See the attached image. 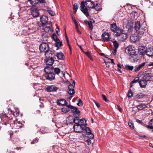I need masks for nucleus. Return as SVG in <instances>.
Instances as JSON below:
<instances>
[{"instance_id":"nucleus-47","label":"nucleus","mask_w":153,"mask_h":153,"mask_svg":"<svg viewBox=\"0 0 153 153\" xmlns=\"http://www.w3.org/2000/svg\"><path fill=\"white\" fill-rule=\"evenodd\" d=\"M66 38L67 42V44H68V46H69V47L70 49V51H71V47H70V45H69V40H68V38L67 37V35L66 34Z\"/></svg>"},{"instance_id":"nucleus-5","label":"nucleus","mask_w":153,"mask_h":153,"mask_svg":"<svg viewBox=\"0 0 153 153\" xmlns=\"http://www.w3.org/2000/svg\"><path fill=\"white\" fill-rule=\"evenodd\" d=\"M67 107L71 109L72 112L73 113L74 117L79 116L80 112L77 108L70 105H67Z\"/></svg>"},{"instance_id":"nucleus-51","label":"nucleus","mask_w":153,"mask_h":153,"mask_svg":"<svg viewBox=\"0 0 153 153\" xmlns=\"http://www.w3.org/2000/svg\"><path fill=\"white\" fill-rule=\"evenodd\" d=\"M35 26V25L34 24V23H32V24H30L29 25V26L30 27H32V29H34L35 27H36Z\"/></svg>"},{"instance_id":"nucleus-57","label":"nucleus","mask_w":153,"mask_h":153,"mask_svg":"<svg viewBox=\"0 0 153 153\" xmlns=\"http://www.w3.org/2000/svg\"><path fill=\"white\" fill-rule=\"evenodd\" d=\"M133 28V26H130L128 28V31L130 32Z\"/></svg>"},{"instance_id":"nucleus-18","label":"nucleus","mask_w":153,"mask_h":153,"mask_svg":"<svg viewBox=\"0 0 153 153\" xmlns=\"http://www.w3.org/2000/svg\"><path fill=\"white\" fill-rule=\"evenodd\" d=\"M146 64V62H143L137 66H135L134 71L135 72H137L142 69L145 66Z\"/></svg>"},{"instance_id":"nucleus-52","label":"nucleus","mask_w":153,"mask_h":153,"mask_svg":"<svg viewBox=\"0 0 153 153\" xmlns=\"http://www.w3.org/2000/svg\"><path fill=\"white\" fill-rule=\"evenodd\" d=\"M106 65L107 67L109 68L110 66V62H105Z\"/></svg>"},{"instance_id":"nucleus-19","label":"nucleus","mask_w":153,"mask_h":153,"mask_svg":"<svg viewBox=\"0 0 153 153\" xmlns=\"http://www.w3.org/2000/svg\"><path fill=\"white\" fill-rule=\"evenodd\" d=\"M53 67L51 66L49 67L47 66L44 68V71L45 72L46 74H48L51 72H53Z\"/></svg>"},{"instance_id":"nucleus-4","label":"nucleus","mask_w":153,"mask_h":153,"mask_svg":"<svg viewBox=\"0 0 153 153\" xmlns=\"http://www.w3.org/2000/svg\"><path fill=\"white\" fill-rule=\"evenodd\" d=\"M139 51H140V50H141L140 48H138ZM142 51H140L139 53H140L139 54H133L132 55H130V57L129 58V59L130 61L132 62H137L141 58V56L140 55V54H143V52Z\"/></svg>"},{"instance_id":"nucleus-42","label":"nucleus","mask_w":153,"mask_h":153,"mask_svg":"<svg viewBox=\"0 0 153 153\" xmlns=\"http://www.w3.org/2000/svg\"><path fill=\"white\" fill-rule=\"evenodd\" d=\"M87 135H89L88 136V138L91 139H92L94 137V135L91 132L90 133L88 134Z\"/></svg>"},{"instance_id":"nucleus-34","label":"nucleus","mask_w":153,"mask_h":153,"mask_svg":"<svg viewBox=\"0 0 153 153\" xmlns=\"http://www.w3.org/2000/svg\"><path fill=\"white\" fill-rule=\"evenodd\" d=\"M113 43L114 48H115V49H117L119 46V44L117 42V41L116 40L114 41L113 42Z\"/></svg>"},{"instance_id":"nucleus-44","label":"nucleus","mask_w":153,"mask_h":153,"mask_svg":"<svg viewBox=\"0 0 153 153\" xmlns=\"http://www.w3.org/2000/svg\"><path fill=\"white\" fill-rule=\"evenodd\" d=\"M79 125L80 126V128L82 129V131L83 130H84L85 128V127H86L85 126V125L84 124H79Z\"/></svg>"},{"instance_id":"nucleus-48","label":"nucleus","mask_w":153,"mask_h":153,"mask_svg":"<svg viewBox=\"0 0 153 153\" xmlns=\"http://www.w3.org/2000/svg\"><path fill=\"white\" fill-rule=\"evenodd\" d=\"M136 121L138 123H139V124H140L142 125H144V123H143V122L142 121L140 120H139L137 119L136 120Z\"/></svg>"},{"instance_id":"nucleus-55","label":"nucleus","mask_w":153,"mask_h":153,"mask_svg":"<svg viewBox=\"0 0 153 153\" xmlns=\"http://www.w3.org/2000/svg\"><path fill=\"white\" fill-rule=\"evenodd\" d=\"M94 102L95 103V104L97 106L98 108H99L100 106V104L98 102H96L95 101H94Z\"/></svg>"},{"instance_id":"nucleus-17","label":"nucleus","mask_w":153,"mask_h":153,"mask_svg":"<svg viewBox=\"0 0 153 153\" xmlns=\"http://www.w3.org/2000/svg\"><path fill=\"white\" fill-rule=\"evenodd\" d=\"M69 91L68 93L71 95H72L75 93V91L74 89V85H70L68 87Z\"/></svg>"},{"instance_id":"nucleus-14","label":"nucleus","mask_w":153,"mask_h":153,"mask_svg":"<svg viewBox=\"0 0 153 153\" xmlns=\"http://www.w3.org/2000/svg\"><path fill=\"white\" fill-rule=\"evenodd\" d=\"M45 55L46 58H53L54 56V53L49 50L45 53Z\"/></svg>"},{"instance_id":"nucleus-26","label":"nucleus","mask_w":153,"mask_h":153,"mask_svg":"<svg viewBox=\"0 0 153 153\" xmlns=\"http://www.w3.org/2000/svg\"><path fill=\"white\" fill-rule=\"evenodd\" d=\"M22 124L20 122H18L16 123H15L14 127L15 128L17 129H19L22 127Z\"/></svg>"},{"instance_id":"nucleus-9","label":"nucleus","mask_w":153,"mask_h":153,"mask_svg":"<svg viewBox=\"0 0 153 153\" xmlns=\"http://www.w3.org/2000/svg\"><path fill=\"white\" fill-rule=\"evenodd\" d=\"M46 79L51 81L55 79V74L51 72L48 74H45L44 75Z\"/></svg>"},{"instance_id":"nucleus-25","label":"nucleus","mask_w":153,"mask_h":153,"mask_svg":"<svg viewBox=\"0 0 153 153\" xmlns=\"http://www.w3.org/2000/svg\"><path fill=\"white\" fill-rule=\"evenodd\" d=\"M46 10L51 16H54L55 14V12L53 11L50 8L47 7Z\"/></svg>"},{"instance_id":"nucleus-16","label":"nucleus","mask_w":153,"mask_h":153,"mask_svg":"<svg viewBox=\"0 0 153 153\" xmlns=\"http://www.w3.org/2000/svg\"><path fill=\"white\" fill-rule=\"evenodd\" d=\"M73 128L74 131L76 132L80 133L82 132V129L80 128L79 124L74 125Z\"/></svg>"},{"instance_id":"nucleus-10","label":"nucleus","mask_w":153,"mask_h":153,"mask_svg":"<svg viewBox=\"0 0 153 153\" xmlns=\"http://www.w3.org/2000/svg\"><path fill=\"white\" fill-rule=\"evenodd\" d=\"M102 38L104 42H108L110 39V35L108 33L104 32L102 35Z\"/></svg>"},{"instance_id":"nucleus-41","label":"nucleus","mask_w":153,"mask_h":153,"mask_svg":"<svg viewBox=\"0 0 153 153\" xmlns=\"http://www.w3.org/2000/svg\"><path fill=\"white\" fill-rule=\"evenodd\" d=\"M84 130H85V131L86 132L87 134L89 133H90V132H91V130L88 127H85Z\"/></svg>"},{"instance_id":"nucleus-49","label":"nucleus","mask_w":153,"mask_h":153,"mask_svg":"<svg viewBox=\"0 0 153 153\" xmlns=\"http://www.w3.org/2000/svg\"><path fill=\"white\" fill-rule=\"evenodd\" d=\"M35 1H37V4L39 2L40 3H45V0H36Z\"/></svg>"},{"instance_id":"nucleus-21","label":"nucleus","mask_w":153,"mask_h":153,"mask_svg":"<svg viewBox=\"0 0 153 153\" xmlns=\"http://www.w3.org/2000/svg\"><path fill=\"white\" fill-rule=\"evenodd\" d=\"M146 54L149 56H153V49L148 48L147 49L145 52Z\"/></svg>"},{"instance_id":"nucleus-20","label":"nucleus","mask_w":153,"mask_h":153,"mask_svg":"<svg viewBox=\"0 0 153 153\" xmlns=\"http://www.w3.org/2000/svg\"><path fill=\"white\" fill-rule=\"evenodd\" d=\"M138 82L141 88H146V85H147V82L146 81L143 79L140 80Z\"/></svg>"},{"instance_id":"nucleus-36","label":"nucleus","mask_w":153,"mask_h":153,"mask_svg":"<svg viewBox=\"0 0 153 153\" xmlns=\"http://www.w3.org/2000/svg\"><path fill=\"white\" fill-rule=\"evenodd\" d=\"M62 45V42H60L59 40V41H56L55 46L56 47L59 48Z\"/></svg>"},{"instance_id":"nucleus-60","label":"nucleus","mask_w":153,"mask_h":153,"mask_svg":"<svg viewBox=\"0 0 153 153\" xmlns=\"http://www.w3.org/2000/svg\"><path fill=\"white\" fill-rule=\"evenodd\" d=\"M117 49H115V48H114L113 51V53L114 55H115L116 53Z\"/></svg>"},{"instance_id":"nucleus-11","label":"nucleus","mask_w":153,"mask_h":153,"mask_svg":"<svg viewBox=\"0 0 153 153\" xmlns=\"http://www.w3.org/2000/svg\"><path fill=\"white\" fill-rule=\"evenodd\" d=\"M126 50L128 53L131 55L135 54L136 51L134 47L129 46L126 48Z\"/></svg>"},{"instance_id":"nucleus-13","label":"nucleus","mask_w":153,"mask_h":153,"mask_svg":"<svg viewBox=\"0 0 153 153\" xmlns=\"http://www.w3.org/2000/svg\"><path fill=\"white\" fill-rule=\"evenodd\" d=\"M46 91L48 92L54 91L57 90L58 88L55 85H51L48 86L46 88Z\"/></svg>"},{"instance_id":"nucleus-64","label":"nucleus","mask_w":153,"mask_h":153,"mask_svg":"<svg viewBox=\"0 0 153 153\" xmlns=\"http://www.w3.org/2000/svg\"><path fill=\"white\" fill-rule=\"evenodd\" d=\"M148 66H153V62L152 63H150L149 64Z\"/></svg>"},{"instance_id":"nucleus-46","label":"nucleus","mask_w":153,"mask_h":153,"mask_svg":"<svg viewBox=\"0 0 153 153\" xmlns=\"http://www.w3.org/2000/svg\"><path fill=\"white\" fill-rule=\"evenodd\" d=\"M85 54L87 55V56H88V57L90 58V59H91V54L90 53V52H85Z\"/></svg>"},{"instance_id":"nucleus-43","label":"nucleus","mask_w":153,"mask_h":153,"mask_svg":"<svg viewBox=\"0 0 153 153\" xmlns=\"http://www.w3.org/2000/svg\"><path fill=\"white\" fill-rule=\"evenodd\" d=\"M102 99L106 102H108L109 101V100L107 99L106 96L103 94H102Z\"/></svg>"},{"instance_id":"nucleus-50","label":"nucleus","mask_w":153,"mask_h":153,"mask_svg":"<svg viewBox=\"0 0 153 153\" xmlns=\"http://www.w3.org/2000/svg\"><path fill=\"white\" fill-rule=\"evenodd\" d=\"M77 104L78 106H80L82 104V102L81 99H79V100Z\"/></svg>"},{"instance_id":"nucleus-37","label":"nucleus","mask_w":153,"mask_h":153,"mask_svg":"<svg viewBox=\"0 0 153 153\" xmlns=\"http://www.w3.org/2000/svg\"><path fill=\"white\" fill-rule=\"evenodd\" d=\"M133 66H130L128 65H127L125 66V68L126 70L130 71H132L133 68Z\"/></svg>"},{"instance_id":"nucleus-53","label":"nucleus","mask_w":153,"mask_h":153,"mask_svg":"<svg viewBox=\"0 0 153 153\" xmlns=\"http://www.w3.org/2000/svg\"><path fill=\"white\" fill-rule=\"evenodd\" d=\"M117 106L118 109L120 112H121L122 110V108L120 107V106L118 105H117Z\"/></svg>"},{"instance_id":"nucleus-3","label":"nucleus","mask_w":153,"mask_h":153,"mask_svg":"<svg viewBox=\"0 0 153 153\" xmlns=\"http://www.w3.org/2000/svg\"><path fill=\"white\" fill-rule=\"evenodd\" d=\"M134 29L138 35H142L146 33L147 28L146 25L143 24H140V22L137 21L135 22Z\"/></svg>"},{"instance_id":"nucleus-38","label":"nucleus","mask_w":153,"mask_h":153,"mask_svg":"<svg viewBox=\"0 0 153 153\" xmlns=\"http://www.w3.org/2000/svg\"><path fill=\"white\" fill-rule=\"evenodd\" d=\"M29 1L30 4L32 5H34L35 4H37V1H35V0H28Z\"/></svg>"},{"instance_id":"nucleus-45","label":"nucleus","mask_w":153,"mask_h":153,"mask_svg":"<svg viewBox=\"0 0 153 153\" xmlns=\"http://www.w3.org/2000/svg\"><path fill=\"white\" fill-rule=\"evenodd\" d=\"M137 82V81L135 79H134L131 82L130 84V87H132L133 85V84L134 83H135Z\"/></svg>"},{"instance_id":"nucleus-22","label":"nucleus","mask_w":153,"mask_h":153,"mask_svg":"<svg viewBox=\"0 0 153 153\" xmlns=\"http://www.w3.org/2000/svg\"><path fill=\"white\" fill-rule=\"evenodd\" d=\"M130 39L132 42H134L139 40V38L138 36L134 34L131 36Z\"/></svg>"},{"instance_id":"nucleus-1","label":"nucleus","mask_w":153,"mask_h":153,"mask_svg":"<svg viewBox=\"0 0 153 153\" xmlns=\"http://www.w3.org/2000/svg\"><path fill=\"white\" fill-rule=\"evenodd\" d=\"M80 9L81 10L87 17L89 16V12L91 9H94L97 11L102 9L101 6L98 3L95 4L93 1L91 0L86 1L85 2L82 1L81 3Z\"/></svg>"},{"instance_id":"nucleus-28","label":"nucleus","mask_w":153,"mask_h":153,"mask_svg":"<svg viewBox=\"0 0 153 153\" xmlns=\"http://www.w3.org/2000/svg\"><path fill=\"white\" fill-rule=\"evenodd\" d=\"M44 31L46 33H48L51 31V27H46L43 28Z\"/></svg>"},{"instance_id":"nucleus-63","label":"nucleus","mask_w":153,"mask_h":153,"mask_svg":"<svg viewBox=\"0 0 153 153\" xmlns=\"http://www.w3.org/2000/svg\"><path fill=\"white\" fill-rule=\"evenodd\" d=\"M99 55L101 56H105V54L104 53H99Z\"/></svg>"},{"instance_id":"nucleus-40","label":"nucleus","mask_w":153,"mask_h":153,"mask_svg":"<svg viewBox=\"0 0 153 153\" xmlns=\"http://www.w3.org/2000/svg\"><path fill=\"white\" fill-rule=\"evenodd\" d=\"M133 93L131 91V90L130 89V90H129V91H128V97H132L133 96Z\"/></svg>"},{"instance_id":"nucleus-62","label":"nucleus","mask_w":153,"mask_h":153,"mask_svg":"<svg viewBox=\"0 0 153 153\" xmlns=\"http://www.w3.org/2000/svg\"><path fill=\"white\" fill-rule=\"evenodd\" d=\"M62 111L63 112H66L68 111L67 110H66V109L65 108H62Z\"/></svg>"},{"instance_id":"nucleus-61","label":"nucleus","mask_w":153,"mask_h":153,"mask_svg":"<svg viewBox=\"0 0 153 153\" xmlns=\"http://www.w3.org/2000/svg\"><path fill=\"white\" fill-rule=\"evenodd\" d=\"M84 121H85V122H86V120H85V119H82L80 120V121L81 123H83Z\"/></svg>"},{"instance_id":"nucleus-2","label":"nucleus","mask_w":153,"mask_h":153,"mask_svg":"<svg viewBox=\"0 0 153 153\" xmlns=\"http://www.w3.org/2000/svg\"><path fill=\"white\" fill-rule=\"evenodd\" d=\"M110 28L111 31L115 33V36L117 37L119 41H123L127 38V34L123 33V30L117 27L116 23L111 24Z\"/></svg>"},{"instance_id":"nucleus-12","label":"nucleus","mask_w":153,"mask_h":153,"mask_svg":"<svg viewBox=\"0 0 153 153\" xmlns=\"http://www.w3.org/2000/svg\"><path fill=\"white\" fill-rule=\"evenodd\" d=\"M57 102L58 105L62 106L65 105L67 106V105H67V102L64 99L58 100H57Z\"/></svg>"},{"instance_id":"nucleus-6","label":"nucleus","mask_w":153,"mask_h":153,"mask_svg":"<svg viewBox=\"0 0 153 153\" xmlns=\"http://www.w3.org/2000/svg\"><path fill=\"white\" fill-rule=\"evenodd\" d=\"M49 46L45 42H42L39 46V49L41 52L45 53L49 50Z\"/></svg>"},{"instance_id":"nucleus-29","label":"nucleus","mask_w":153,"mask_h":153,"mask_svg":"<svg viewBox=\"0 0 153 153\" xmlns=\"http://www.w3.org/2000/svg\"><path fill=\"white\" fill-rule=\"evenodd\" d=\"M79 116L74 117L75 118L73 120V122L76 124V125H78L79 124Z\"/></svg>"},{"instance_id":"nucleus-54","label":"nucleus","mask_w":153,"mask_h":153,"mask_svg":"<svg viewBox=\"0 0 153 153\" xmlns=\"http://www.w3.org/2000/svg\"><path fill=\"white\" fill-rule=\"evenodd\" d=\"M89 28L91 29V30H92L93 29V25L91 22H90V23L88 25Z\"/></svg>"},{"instance_id":"nucleus-23","label":"nucleus","mask_w":153,"mask_h":153,"mask_svg":"<svg viewBox=\"0 0 153 153\" xmlns=\"http://www.w3.org/2000/svg\"><path fill=\"white\" fill-rule=\"evenodd\" d=\"M151 78V76L149 73H146L144 74L143 77V80L146 81L147 82Z\"/></svg>"},{"instance_id":"nucleus-15","label":"nucleus","mask_w":153,"mask_h":153,"mask_svg":"<svg viewBox=\"0 0 153 153\" xmlns=\"http://www.w3.org/2000/svg\"><path fill=\"white\" fill-rule=\"evenodd\" d=\"M54 61L53 58H46L45 63L47 65L51 66L53 64Z\"/></svg>"},{"instance_id":"nucleus-7","label":"nucleus","mask_w":153,"mask_h":153,"mask_svg":"<svg viewBox=\"0 0 153 153\" xmlns=\"http://www.w3.org/2000/svg\"><path fill=\"white\" fill-rule=\"evenodd\" d=\"M31 15L34 17H36L39 15L38 10L37 8L32 7L30 8Z\"/></svg>"},{"instance_id":"nucleus-56","label":"nucleus","mask_w":153,"mask_h":153,"mask_svg":"<svg viewBox=\"0 0 153 153\" xmlns=\"http://www.w3.org/2000/svg\"><path fill=\"white\" fill-rule=\"evenodd\" d=\"M38 142V140H37V138L36 139V140L35 141L33 140L31 142V144H33L35 143V142L36 143Z\"/></svg>"},{"instance_id":"nucleus-59","label":"nucleus","mask_w":153,"mask_h":153,"mask_svg":"<svg viewBox=\"0 0 153 153\" xmlns=\"http://www.w3.org/2000/svg\"><path fill=\"white\" fill-rule=\"evenodd\" d=\"M75 29L76 30L77 32L79 34H81V31L79 30L78 27H75Z\"/></svg>"},{"instance_id":"nucleus-31","label":"nucleus","mask_w":153,"mask_h":153,"mask_svg":"<svg viewBox=\"0 0 153 153\" xmlns=\"http://www.w3.org/2000/svg\"><path fill=\"white\" fill-rule=\"evenodd\" d=\"M53 70L54 71V73L58 75L59 74L61 71L60 69L58 68H53Z\"/></svg>"},{"instance_id":"nucleus-27","label":"nucleus","mask_w":153,"mask_h":153,"mask_svg":"<svg viewBox=\"0 0 153 153\" xmlns=\"http://www.w3.org/2000/svg\"><path fill=\"white\" fill-rule=\"evenodd\" d=\"M64 55L62 52L57 53L56 56L57 59L59 60H62L63 59Z\"/></svg>"},{"instance_id":"nucleus-30","label":"nucleus","mask_w":153,"mask_h":153,"mask_svg":"<svg viewBox=\"0 0 153 153\" xmlns=\"http://www.w3.org/2000/svg\"><path fill=\"white\" fill-rule=\"evenodd\" d=\"M33 74L34 76L36 77H39L40 76V72H38L37 71H36L35 70L33 72Z\"/></svg>"},{"instance_id":"nucleus-8","label":"nucleus","mask_w":153,"mask_h":153,"mask_svg":"<svg viewBox=\"0 0 153 153\" xmlns=\"http://www.w3.org/2000/svg\"><path fill=\"white\" fill-rule=\"evenodd\" d=\"M40 19L42 25L40 24V25H39V27L45 25L47 23L48 18L47 16L45 15H43L40 17Z\"/></svg>"},{"instance_id":"nucleus-33","label":"nucleus","mask_w":153,"mask_h":153,"mask_svg":"<svg viewBox=\"0 0 153 153\" xmlns=\"http://www.w3.org/2000/svg\"><path fill=\"white\" fill-rule=\"evenodd\" d=\"M145 95L141 93H139L136 95V97L138 99H140L143 98Z\"/></svg>"},{"instance_id":"nucleus-32","label":"nucleus","mask_w":153,"mask_h":153,"mask_svg":"<svg viewBox=\"0 0 153 153\" xmlns=\"http://www.w3.org/2000/svg\"><path fill=\"white\" fill-rule=\"evenodd\" d=\"M128 125L130 128L131 129H133L134 128V126L133 123L131 120H129L128 122Z\"/></svg>"},{"instance_id":"nucleus-35","label":"nucleus","mask_w":153,"mask_h":153,"mask_svg":"<svg viewBox=\"0 0 153 153\" xmlns=\"http://www.w3.org/2000/svg\"><path fill=\"white\" fill-rule=\"evenodd\" d=\"M78 8V4L76 3H75L73 5V9L75 10L74 12V13H76Z\"/></svg>"},{"instance_id":"nucleus-39","label":"nucleus","mask_w":153,"mask_h":153,"mask_svg":"<svg viewBox=\"0 0 153 153\" xmlns=\"http://www.w3.org/2000/svg\"><path fill=\"white\" fill-rule=\"evenodd\" d=\"M52 38L55 42L57 40V41H59V39L57 38L56 35L55 34H54L52 35Z\"/></svg>"},{"instance_id":"nucleus-24","label":"nucleus","mask_w":153,"mask_h":153,"mask_svg":"<svg viewBox=\"0 0 153 153\" xmlns=\"http://www.w3.org/2000/svg\"><path fill=\"white\" fill-rule=\"evenodd\" d=\"M147 106L146 105L141 103L139 105L137 106V108L139 110H141L146 108Z\"/></svg>"},{"instance_id":"nucleus-58","label":"nucleus","mask_w":153,"mask_h":153,"mask_svg":"<svg viewBox=\"0 0 153 153\" xmlns=\"http://www.w3.org/2000/svg\"><path fill=\"white\" fill-rule=\"evenodd\" d=\"M86 141L87 142L88 144L89 145L91 143V140L90 139H88Z\"/></svg>"}]
</instances>
